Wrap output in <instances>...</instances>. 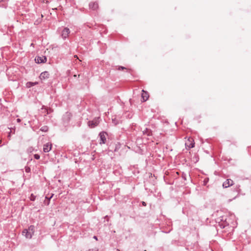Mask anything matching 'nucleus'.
Masks as SVG:
<instances>
[{"label": "nucleus", "instance_id": "21", "mask_svg": "<svg viewBox=\"0 0 251 251\" xmlns=\"http://www.w3.org/2000/svg\"><path fill=\"white\" fill-rule=\"evenodd\" d=\"M93 238L95 239V240H98V238H97V237L96 236H94L93 237Z\"/></svg>", "mask_w": 251, "mask_h": 251}, {"label": "nucleus", "instance_id": "3", "mask_svg": "<svg viewBox=\"0 0 251 251\" xmlns=\"http://www.w3.org/2000/svg\"><path fill=\"white\" fill-rule=\"evenodd\" d=\"M99 123V118L95 119L93 121L88 122V126L89 127L93 128L97 126Z\"/></svg>", "mask_w": 251, "mask_h": 251}, {"label": "nucleus", "instance_id": "8", "mask_svg": "<svg viewBox=\"0 0 251 251\" xmlns=\"http://www.w3.org/2000/svg\"><path fill=\"white\" fill-rule=\"evenodd\" d=\"M70 33V30L68 28H65L62 32V36L63 38L65 39L68 36Z\"/></svg>", "mask_w": 251, "mask_h": 251}, {"label": "nucleus", "instance_id": "22", "mask_svg": "<svg viewBox=\"0 0 251 251\" xmlns=\"http://www.w3.org/2000/svg\"><path fill=\"white\" fill-rule=\"evenodd\" d=\"M17 122L19 123V122H21V119H17Z\"/></svg>", "mask_w": 251, "mask_h": 251}, {"label": "nucleus", "instance_id": "30", "mask_svg": "<svg viewBox=\"0 0 251 251\" xmlns=\"http://www.w3.org/2000/svg\"><path fill=\"white\" fill-rule=\"evenodd\" d=\"M97 251H98V250H97Z\"/></svg>", "mask_w": 251, "mask_h": 251}, {"label": "nucleus", "instance_id": "13", "mask_svg": "<svg viewBox=\"0 0 251 251\" xmlns=\"http://www.w3.org/2000/svg\"><path fill=\"white\" fill-rule=\"evenodd\" d=\"M112 123L115 125H117V124H119L117 120L116 119V118H114V119H112Z\"/></svg>", "mask_w": 251, "mask_h": 251}, {"label": "nucleus", "instance_id": "19", "mask_svg": "<svg viewBox=\"0 0 251 251\" xmlns=\"http://www.w3.org/2000/svg\"><path fill=\"white\" fill-rule=\"evenodd\" d=\"M29 83L30 84L31 86H33L34 84H36V83H33V82H29Z\"/></svg>", "mask_w": 251, "mask_h": 251}, {"label": "nucleus", "instance_id": "15", "mask_svg": "<svg viewBox=\"0 0 251 251\" xmlns=\"http://www.w3.org/2000/svg\"><path fill=\"white\" fill-rule=\"evenodd\" d=\"M43 17H41V18H39L35 22V25H38L39 23H40L42 21V18Z\"/></svg>", "mask_w": 251, "mask_h": 251}, {"label": "nucleus", "instance_id": "14", "mask_svg": "<svg viewBox=\"0 0 251 251\" xmlns=\"http://www.w3.org/2000/svg\"><path fill=\"white\" fill-rule=\"evenodd\" d=\"M41 130L43 131H47L48 130V127L46 126H44L41 127Z\"/></svg>", "mask_w": 251, "mask_h": 251}, {"label": "nucleus", "instance_id": "18", "mask_svg": "<svg viewBox=\"0 0 251 251\" xmlns=\"http://www.w3.org/2000/svg\"><path fill=\"white\" fill-rule=\"evenodd\" d=\"M30 199H31V201H34L35 200V197L32 194L31 196Z\"/></svg>", "mask_w": 251, "mask_h": 251}, {"label": "nucleus", "instance_id": "2", "mask_svg": "<svg viewBox=\"0 0 251 251\" xmlns=\"http://www.w3.org/2000/svg\"><path fill=\"white\" fill-rule=\"evenodd\" d=\"M195 143L194 140L189 137L185 142V146L187 149H190L194 147Z\"/></svg>", "mask_w": 251, "mask_h": 251}, {"label": "nucleus", "instance_id": "24", "mask_svg": "<svg viewBox=\"0 0 251 251\" xmlns=\"http://www.w3.org/2000/svg\"><path fill=\"white\" fill-rule=\"evenodd\" d=\"M29 170V169H26L25 171L26 172H28Z\"/></svg>", "mask_w": 251, "mask_h": 251}, {"label": "nucleus", "instance_id": "27", "mask_svg": "<svg viewBox=\"0 0 251 251\" xmlns=\"http://www.w3.org/2000/svg\"><path fill=\"white\" fill-rule=\"evenodd\" d=\"M221 221H223V220H224L223 218H222V219H221Z\"/></svg>", "mask_w": 251, "mask_h": 251}, {"label": "nucleus", "instance_id": "12", "mask_svg": "<svg viewBox=\"0 0 251 251\" xmlns=\"http://www.w3.org/2000/svg\"><path fill=\"white\" fill-rule=\"evenodd\" d=\"M151 131L148 128H146L143 131V133L144 134H146L148 136H150L151 135Z\"/></svg>", "mask_w": 251, "mask_h": 251}, {"label": "nucleus", "instance_id": "9", "mask_svg": "<svg viewBox=\"0 0 251 251\" xmlns=\"http://www.w3.org/2000/svg\"><path fill=\"white\" fill-rule=\"evenodd\" d=\"M49 75H50L49 73L48 72L45 71V72L42 73L40 74V78L41 79H45L49 78Z\"/></svg>", "mask_w": 251, "mask_h": 251}, {"label": "nucleus", "instance_id": "1", "mask_svg": "<svg viewBox=\"0 0 251 251\" xmlns=\"http://www.w3.org/2000/svg\"><path fill=\"white\" fill-rule=\"evenodd\" d=\"M34 232V226H31L28 229H25L23 232V235H25L26 238L30 239L32 238V235Z\"/></svg>", "mask_w": 251, "mask_h": 251}, {"label": "nucleus", "instance_id": "20", "mask_svg": "<svg viewBox=\"0 0 251 251\" xmlns=\"http://www.w3.org/2000/svg\"><path fill=\"white\" fill-rule=\"evenodd\" d=\"M53 195L52 194L49 198H48L49 200H50L52 197ZM46 198L48 199V198L47 197H46Z\"/></svg>", "mask_w": 251, "mask_h": 251}, {"label": "nucleus", "instance_id": "6", "mask_svg": "<svg viewBox=\"0 0 251 251\" xmlns=\"http://www.w3.org/2000/svg\"><path fill=\"white\" fill-rule=\"evenodd\" d=\"M51 149V144L50 143H48L44 145L43 147V151L45 152H49Z\"/></svg>", "mask_w": 251, "mask_h": 251}, {"label": "nucleus", "instance_id": "26", "mask_svg": "<svg viewBox=\"0 0 251 251\" xmlns=\"http://www.w3.org/2000/svg\"><path fill=\"white\" fill-rule=\"evenodd\" d=\"M74 57H76V58H77V55H75V56H74Z\"/></svg>", "mask_w": 251, "mask_h": 251}, {"label": "nucleus", "instance_id": "29", "mask_svg": "<svg viewBox=\"0 0 251 251\" xmlns=\"http://www.w3.org/2000/svg\"><path fill=\"white\" fill-rule=\"evenodd\" d=\"M117 251H120V250H118V249H117Z\"/></svg>", "mask_w": 251, "mask_h": 251}, {"label": "nucleus", "instance_id": "5", "mask_svg": "<svg viewBox=\"0 0 251 251\" xmlns=\"http://www.w3.org/2000/svg\"><path fill=\"white\" fill-rule=\"evenodd\" d=\"M233 184V182L232 180L230 179H227L226 181H225L223 184V186L225 188H227L229 187L230 186H232Z\"/></svg>", "mask_w": 251, "mask_h": 251}, {"label": "nucleus", "instance_id": "25", "mask_svg": "<svg viewBox=\"0 0 251 251\" xmlns=\"http://www.w3.org/2000/svg\"><path fill=\"white\" fill-rule=\"evenodd\" d=\"M4 0H0V2L3 1Z\"/></svg>", "mask_w": 251, "mask_h": 251}, {"label": "nucleus", "instance_id": "7", "mask_svg": "<svg viewBox=\"0 0 251 251\" xmlns=\"http://www.w3.org/2000/svg\"><path fill=\"white\" fill-rule=\"evenodd\" d=\"M100 138V144H105L106 139L105 137V132H100L99 134Z\"/></svg>", "mask_w": 251, "mask_h": 251}, {"label": "nucleus", "instance_id": "4", "mask_svg": "<svg viewBox=\"0 0 251 251\" xmlns=\"http://www.w3.org/2000/svg\"><path fill=\"white\" fill-rule=\"evenodd\" d=\"M35 60L38 63H45L47 61V57L45 56H37Z\"/></svg>", "mask_w": 251, "mask_h": 251}, {"label": "nucleus", "instance_id": "11", "mask_svg": "<svg viewBox=\"0 0 251 251\" xmlns=\"http://www.w3.org/2000/svg\"><path fill=\"white\" fill-rule=\"evenodd\" d=\"M142 92L143 93L142 94V99L144 101H145L148 100L149 96L148 93L145 91L144 90H142Z\"/></svg>", "mask_w": 251, "mask_h": 251}, {"label": "nucleus", "instance_id": "17", "mask_svg": "<svg viewBox=\"0 0 251 251\" xmlns=\"http://www.w3.org/2000/svg\"><path fill=\"white\" fill-rule=\"evenodd\" d=\"M124 69H126V68H125L124 67L120 66V67H119V68H118V70H124Z\"/></svg>", "mask_w": 251, "mask_h": 251}, {"label": "nucleus", "instance_id": "16", "mask_svg": "<svg viewBox=\"0 0 251 251\" xmlns=\"http://www.w3.org/2000/svg\"><path fill=\"white\" fill-rule=\"evenodd\" d=\"M34 158L36 159H39L40 158V155L37 154H35L34 155Z\"/></svg>", "mask_w": 251, "mask_h": 251}, {"label": "nucleus", "instance_id": "10", "mask_svg": "<svg viewBox=\"0 0 251 251\" xmlns=\"http://www.w3.org/2000/svg\"><path fill=\"white\" fill-rule=\"evenodd\" d=\"M89 7L90 9L95 10L98 8V3L97 2H90L89 3Z\"/></svg>", "mask_w": 251, "mask_h": 251}, {"label": "nucleus", "instance_id": "28", "mask_svg": "<svg viewBox=\"0 0 251 251\" xmlns=\"http://www.w3.org/2000/svg\"><path fill=\"white\" fill-rule=\"evenodd\" d=\"M33 43L31 44V46H33Z\"/></svg>", "mask_w": 251, "mask_h": 251}, {"label": "nucleus", "instance_id": "23", "mask_svg": "<svg viewBox=\"0 0 251 251\" xmlns=\"http://www.w3.org/2000/svg\"><path fill=\"white\" fill-rule=\"evenodd\" d=\"M142 204H143V205H144V206H146V204L145 202H144V201H143V202H142Z\"/></svg>", "mask_w": 251, "mask_h": 251}]
</instances>
